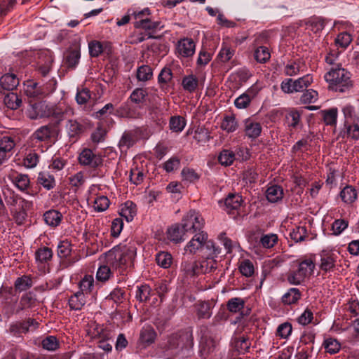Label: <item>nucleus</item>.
Masks as SVG:
<instances>
[{"instance_id":"obj_1","label":"nucleus","mask_w":359,"mask_h":359,"mask_svg":"<svg viewBox=\"0 0 359 359\" xmlns=\"http://www.w3.org/2000/svg\"><path fill=\"white\" fill-rule=\"evenodd\" d=\"M324 78L329 84L328 89L334 92H349L353 86L351 73L339 65L332 67Z\"/></svg>"},{"instance_id":"obj_2","label":"nucleus","mask_w":359,"mask_h":359,"mask_svg":"<svg viewBox=\"0 0 359 359\" xmlns=\"http://www.w3.org/2000/svg\"><path fill=\"white\" fill-rule=\"evenodd\" d=\"M135 255V246L119 245L107 252V263L114 268L124 269L133 262Z\"/></svg>"},{"instance_id":"obj_3","label":"nucleus","mask_w":359,"mask_h":359,"mask_svg":"<svg viewBox=\"0 0 359 359\" xmlns=\"http://www.w3.org/2000/svg\"><path fill=\"white\" fill-rule=\"evenodd\" d=\"M191 239L184 247V251L190 255H194L199 250H206L210 251V255H218L220 252L219 248H217L215 243L208 240V233L203 230L197 231L193 234Z\"/></svg>"},{"instance_id":"obj_4","label":"nucleus","mask_w":359,"mask_h":359,"mask_svg":"<svg viewBox=\"0 0 359 359\" xmlns=\"http://www.w3.org/2000/svg\"><path fill=\"white\" fill-rule=\"evenodd\" d=\"M193 346L192 334L188 331H180L170 335L165 344V356L173 358L180 350Z\"/></svg>"},{"instance_id":"obj_5","label":"nucleus","mask_w":359,"mask_h":359,"mask_svg":"<svg viewBox=\"0 0 359 359\" xmlns=\"http://www.w3.org/2000/svg\"><path fill=\"white\" fill-rule=\"evenodd\" d=\"M11 213L15 222L18 225L25 224L27 217V212L32 209L33 203L32 201L22 198L13 196L10 201Z\"/></svg>"},{"instance_id":"obj_6","label":"nucleus","mask_w":359,"mask_h":359,"mask_svg":"<svg viewBox=\"0 0 359 359\" xmlns=\"http://www.w3.org/2000/svg\"><path fill=\"white\" fill-rule=\"evenodd\" d=\"M315 266L311 259H306L300 262L297 270L288 274V282L293 285L300 284L306 277L313 273Z\"/></svg>"},{"instance_id":"obj_7","label":"nucleus","mask_w":359,"mask_h":359,"mask_svg":"<svg viewBox=\"0 0 359 359\" xmlns=\"http://www.w3.org/2000/svg\"><path fill=\"white\" fill-rule=\"evenodd\" d=\"M313 83L311 74L304 75L297 79H286L280 84L281 90L287 94L303 91Z\"/></svg>"},{"instance_id":"obj_8","label":"nucleus","mask_w":359,"mask_h":359,"mask_svg":"<svg viewBox=\"0 0 359 359\" xmlns=\"http://www.w3.org/2000/svg\"><path fill=\"white\" fill-rule=\"evenodd\" d=\"M182 224L189 237L197 231L203 230L205 221L201 215L195 210H190L182 219Z\"/></svg>"},{"instance_id":"obj_9","label":"nucleus","mask_w":359,"mask_h":359,"mask_svg":"<svg viewBox=\"0 0 359 359\" xmlns=\"http://www.w3.org/2000/svg\"><path fill=\"white\" fill-rule=\"evenodd\" d=\"M55 87H51L50 83L39 86L38 83L28 81L25 84V94L34 100H41L53 91Z\"/></svg>"},{"instance_id":"obj_10","label":"nucleus","mask_w":359,"mask_h":359,"mask_svg":"<svg viewBox=\"0 0 359 359\" xmlns=\"http://www.w3.org/2000/svg\"><path fill=\"white\" fill-rule=\"evenodd\" d=\"M319 269L323 273H330L335 269L339 252L336 250H323L320 252Z\"/></svg>"},{"instance_id":"obj_11","label":"nucleus","mask_w":359,"mask_h":359,"mask_svg":"<svg viewBox=\"0 0 359 359\" xmlns=\"http://www.w3.org/2000/svg\"><path fill=\"white\" fill-rule=\"evenodd\" d=\"M79 163L83 165H88L95 168L102 164V158L100 156L94 154L89 149H84L79 156Z\"/></svg>"},{"instance_id":"obj_12","label":"nucleus","mask_w":359,"mask_h":359,"mask_svg":"<svg viewBox=\"0 0 359 359\" xmlns=\"http://www.w3.org/2000/svg\"><path fill=\"white\" fill-rule=\"evenodd\" d=\"M167 237L170 241L178 243L189 238V236L181 223L175 224L169 227L167 230Z\"/></svg>"},{"instance_id":"obj_13","label":"nucleus","mask_w":359,"mask_h":359,"mask_svg":"<svg viewBox=\"0 0 359 359\" xmlns=\"http://www.w3.org/2000/svg\"><path fill=\"white\" fill-rule=\"evenodd\" d=\"M180 271L184 278H194L200 275L198 262L194 259H183Z\"/></svg>"},{"instance_id":"obj_14","label":"nucleus","mask_w":359,"mask_h":359,"mask_svg":"<svg viewBox=\"0 0 359 359\" xmlns=\"http://www.w3.org/2000/svg\"><path fill=\"white\" fill-rule=\"evenodd\" d=\"M214 305L209 301H198L194 305L195 313L198 320L210 319L212 315Z\"/></svg>"},{"instance_id":"obj_15","label":"nucleus","mask_w":359,"mask_h":359,"mask_svg":"<svg viewBox=\"0 0 359 359\" xmlns=\"http://www.w3.org/2000/svg\"><path fill=\"white\" fill-rule=\"evenodd\" d=\"M19 79L14 74H6L0 78V95H3L2 90L11 91L19 85Z\"/></svg>"},{"instance_id":"obj_16","label":"nucleus","mask_w":359,"mask_h":359,"mask_svg":"<svg viewBox=\"0 0 359 359\" xmlns=\"http://www.w3.org/2000/svg\"><path fill=\"white\" fill-rule=\"evenodd\" d=\"M262 126L259 122L249 118L244 121V132L251 139L257 138L262 133Z\"/></svg>"},{"instance_id":"obj_17","label":"nucleus","mask_w":359,"mask_h":359,"mask_svg":"<svg viewBox=\"0 0 359 359\" xmlns=\"http://www.w3.org/2000/svg\"><path fill=\"white\" fill-rule=\"evenodd\" d=\"M195 43L191 39L184 38L178 41L177 50L184 57L192 56L195 53Z\"/></svg>"},{"instance_id":"obj_18","label":"nucleus","mask_w":359,"mask_h":359,"mask_svg":"<svg viewBox=\"0 0 359 359\" xmlns=\"http://www.w3.org/2000/svg\"><path fill=\"white\" fill-rule=\"evenodd\" d=\"M207 252L208 255L205 259L198 260L200 274L210 273L217 268V262L215 257L217 255H210V251Z\"/></svg>"},{"instance_id":"obj_19","label":"nucleus","mask_w":359,"mask_h":359,"mask_svg":"<svg viewBox=\"0 0 359 359\" xmlns=\"http://www.w3.org/2000/svg\"><path fill=\"white\" fill-rule=\"evenodd\" d=\"M80 57V48L79 47L71 48L65 53V63L68 67L74 68L79 63Z\"/></svg>"},{"instance_id":"obj_20","label":"nucleus","mask_w":359,"mask_h":359,"mask_svg":"<svg viewBox=\"0 0 359 359\" xmlns=\"http://www.w3.org/2000/svg\"><path fill=\"white\" fill-rule=\"evenodd\" d=\"M88 334L93 339H111V332L105 329L103 325L93 323L90 325Z\"/></svg>"},{"instance_id":"obj_21","label":"nucleus","mask_w":359,"mask_h":359,"mask_svg":"<svg viewBox=\"0 0 359 359\" xmlns=\"http://www.w3.org/2000/svg\"><path fill=\"white\" fill-rule=\"evenodd\" d=\"M242 197L238 194H229L224 202V209L230 212L231 210H238L242 203Z\"/></svg>"},{"instance_id":"obj_22","label":"nucleus","mask_w":359,"mask_h":359,"mask_svg":"<svg viewBox=\"0 0 359 359\" xmlns=\"http://www.w3.org/2000/svg\"><path fill=\"white\" fill-rule=\"evenodd\" d=\"M55 130L50 126H43L37 129L32 135V137L40 142L48 140L53 136Z\"/></svg>"},{"instance_id":"obj_23","label":"nucleus","mask_w":359,"mask_h":359,"mask_svg":"<svg viewBox=\"0 0 359 359\" xmlns=\"http://www.w3.org/2000/svg\"><path fill=\"white\" fill-rule=\"evenodd\" d=\"M306 29L314 33L322 31L325 25V21L320 17H311L305 21Z\"/></svg>"},{"instance_id":"obj_24","label":"nucleus","mask_w":359,"mask_h":359,"mask_svg":"<svg viewBox=\"0 0 359 359\" xmlns=\"http://www.w3.org/2000/svg\"><path fill=\"white\" fill-rule=\"evenodd\" d=\"M266 197L271 203H276L283 197V189L278 185H272L266 191Z\"/></svg>"},{"instance_id":"obj_25","label":"nucleus","mask_w":359,"mask_h":359,"mask_svg":"<svg viewBox=\"0 0 359 359\" xmlns=\"http://www.w3.org/2000/svg\"><path fill=\"white\" fill-rule=\"evenodd\" d=\"M217 345V341L212 337H204L201 342V354L203 357L212 353Z\"/></svg>"},{"instance_id":"obj_26","label":"nucleus","mask_w":359,"mask_h":359,"mask_svg":"<svg viewBox=\"0 0 359 359\" xmlns=\"http://www.w3.org/2000/svg\"><path fill=\"white\" fill-rule=\"evenodd\" d=\"M172 79V73L170 68L164 67L160 72L158 81L161 89L166 93L168 90V84Z\"/></svg>"},{"instance_id":"obj_27","label":"nucleus","mask_w":359,"mask_h":359,"mask_svg":"<svg viewBox=\"0 0 359 359\" xmlns=\"http://www.w3.org/2000/svg\"><path fill=\"white\" fill-rule=\"evenodd\" d=\"M135 143V137L132 132L126 131L123 133L119 142L118 147L121 151H126Z\"/></svg>"},{"instance_id":"obj_28","label":"nucleus","mask_w":359,"mask_h":359,"mask_svg":"<svg viewBox=\"0 0 359 359\" xmlns=\"http://www.w3.org/2000/svg\"><path fill=\"white\" fill-rule=\"evenodd\" d=\"M136 213V205L132 201H127L121 208L120 215L122 217H124L127 222H130L133 219Z\"/></svg>"},{"instance_id":"obj_29","label":"nucleus","mask_w":359,"mask_h":359,"mask_svg":"<svg viewBox=\"0 0 359 359\" xmlns=\"http://www.w3.org/2000/svg\"><path fill=\"white\" fill-rule=\"evenodd\" d=\"M5 105L10 109H18L22 104V99L14 93H8L4 97Z\"/></svg>"},{"instance_id":"obj_30","label":"nucleus","mask_w":359,"mask_h":359,"mask_svg":"<svg viewBox=\"0 0 359 359\" xmlns=\"http://www.w3.org/2000/svg\"><path fill=\"white\" fill-rule=\"evenodd\" d=\"M357 196L356 189L351 185L346 186L340 192V197L346 203L351 204L353 203L356 200Z\"/></svg>"},{"instance_id":"obj_31","label":"nucleus","mask_w":359,"mask_h":359,"mask_svg":"<svg viewBox=\"0 0 359 359\" xmlns=\"http://www.w3.org/2000/svg\"><path fill=\"white\" fill-rule=\"evenodd\" d=\"M45 222L51 226H57L60 224L62 219L61 213L55 210H50L43 214Z\"/></svg>"},{"instance_id":"obj_32","label":"nucleus","mask_w":359,"mask_h":359,"mask_svg":"<svg viewBox=\"0 0 359 359\" xmlns=\"http://www.w3.org/2000/svg\"><path fill=\"white\" fill-rule=\"evenodd\" d=\"M221 128L227 133H233L238 127V122L233 115L225 116L221 123Z\"/></svg>"},{"instance_id":"obj_33","label":"nucleus","mask_w":359,"mask_h":359,"mask_svg":"<svg viewBox=\"0 0 359 359\" xmlns=\"http://www.w3.org/2000/svg\"><path fill=\"white\" fill-rule=\"evenodd\" d=\"M182 86L184 90L193 93L196 90L198 86V80L194 74H190L183 77L182 81Z\"/></svg>"},{"instance_id":"obj_34","label":"nucleus","mask_w":359,"mask_h":359,"mask_svg":"<svg viewBox=\"0 0 359 359\" xmlns=\"http://www.w3.org/2000/svg\"><path fill=\"white\" fill-rule=\"evenodd\" d=\"M32 107L36 114L34 118L46 117L49 116L52 114V110L48 107V105L44 102H35L34 104H32Z\"/></svg>"},{"instance_id":"obj_35","label":"nucleus","mask_w":359,"mask_h":359,"mask_svg":"<svg viewBox=\"0 0 359 359\" xmlns=\"http://www.w3.org/2000/svg\"><path fill=\"white\" fill-rule=\"evenodd\" d=\"M37 180L38 183L42 185L47 190H50L55 186L54 177L46 172H40Z\"/></svg>"},{"instance_id":"obj_36","label":"nucleus","mask_w":359,"mask_h":359,"mask_svg":"<svg viewBox=\"0 0 359 359\" xmlns=\"http://www.w3.org/2000/svg\"><path fill=\"white\" fill-rule=\"evenodd\" d=\"M235 159V154L230 149H223L218 156L219 163L224 166L231 165Z\"/></svg>"},{"instance_id":"obj_37","label":"nucleus","mask_w":359,"mask_h":359,"mask_svg":"<svg viewBox=\"0 0 359 359\" xmlns=\"http://www.w3.org/2000/svg\"><path fill=\"white\" fill-rule=\"evenodd\" d=\"M83 126L78 121L69 119L68 120L66 129L70 137H76L83 131Z\"/></svg>"},{"instance_id":"obj_38","label":"nucleus","mask_w":359,"mask_h":359,"mask_svg":"<svg viewBox=\"0 0 359 359\" xmlns=\"http://www.w3.org/2000/svg\"><path fill=\"white\" fill-rule=\"evenodd\" d=\"M85 297L83 292H78L71 296L69 299V305L71 309L80 310L85 304Z\"/></svg>"},{"instance_id":"obj_39","label":"nucleus","mask_w":359,"mask_h":359,"mask_svg":"<svg viewBox=\"0 0 359 359\" xmlns=\"http://www.w3.org/2000/svg\"><path fill=\"white\" fill-rule=\"evenodd\" d=\"M36 303L35 295L32 292H27L22 295L20 301V306L17 309V313L27 309L34 306Z\"/></svg>"},{"instance_id":"obj_40","label":"nucleus","mask_w":359,"mask_h":359,"mask_svg":"<svg viewBox=\"0 0 359 359\" xmlns=\"http://www.w3.org/2000/svg\"><path fill=\"white\" fill-rule=\"evenodd\" d=\"M301 297V292L297 288H291L283 297L282 301L285 304H295Z\"/></svg>"},{"instance_id":"obj_41","label":"nucleus","mask_w":359,"mask_h":359,"mask_svg":"<svg viewBox=\"0 0 359 359\" xmlns=\"http://www.w3.org/2000/svg\"><path fill=\"white\" fill-rule=\"evenodd\" d=\"M148 96V92L147 89L137 88H135L130 96V100L136 104H140L145 102L146 97Z\"/></svg>"},{"instance_id":"obj_42","label":"nucleus","mask_w":359,"mask_h":359,"mask_svg":"<svg viewBox=\"0 0 359 359\" xmlns=\"http://www.w3.org/2000/svg\"><path fill=\"white\" fill-rule=\"evenodd\" d=\"M36 260L39 263H46L53 257L52 250L48 247H43L38 249L35 253Z\"/></svg>"},{"instance_id":"obj_43","label":"nucleus","mask_w":359,"mask_h":359,"mask_svg":"<svg viewBox=\"0 0 359 359\" xmlns=\"http://www.w3.org/2000/svg\"><path fill=\"white\" fill-rule=\"evenodd\" d=\"M159 22H153L149 18L141 19L138 22H134V27L137 29H143L145 30H155L159 26Z\"/></svg>"},{"instance_id":"obj_44","label":"nucleus","mask_w":359,"mask_h":359,"mask_svg":"<svg viewBox=\"0 0 359 359\" xmlns=\"http://www.w3.org/2000/svg\"><path fill=\"white\" fill-rule=\"evenodd\" d=\"M245 302L240 297L230 299L226 303L227 309L231 313H237L244 308Z\"/></svg>"},{"instance_id":"obj_45","label":"nucleus","mask_w":359,"mask_h":359,"mask_svg":"<svg viewBox=\"0 0 359 359\" xmlns=\"http://www.w3.org/2000/svg\"><path fill=\"white\" fill-rule=\"evenodd\" d=\"M186 126L185 119L180 116H172L170 120V129L176 133H180L183 130Z\"/></svg>"},{"instance_id":"obj_46","label":"nucleus","mask_w":359,"mask_h":359,"mask_svg":"<svg viewBox=\"0 0 359 359\" xmlns=\"http://www.w3.org/2000/svg\"><path fill=\"white\" fill-rule=\"evenodd\" d=\"M172 255L167 252H160L156 256V261L158 266L167 269L172 264Z\"/></svg>"},{"instance_id":"obj_47","label":"nucleus","mask_w":359,"mask_h":359,"mask_svg":"<svg viewBox=\"0 0 359 359\" xmlns=\"http://www.w3.org/2000/svg\"><path fill=\"white\" fill-rule=\"evenodd\" d=\"M151 288L148 285H142L137 287L136 299L141 302H147L151 294Z\"/></svg>"},{"instance_id":"obj_48","label":"nucleus","mask_w":359,"mask_h":359,"mask_svg":"<svg viewBox=\"0 0 359 359\" xmlns=\"http://www.w3.org/2000/svg\"><path fill=\"white\" fill-rule=\"evenodd\" d=\"M255 58L259 63L266 62L271 57V54L267 47L259 46L255 50Z\"/></svg>"},{"instance_id":"obj_49","label":"nucleus","mask_w":359,"mask_h":359,"mask_svg":"<svg viewBox=\"0 0 359 359\" xmlns=\"http://www.w3.org/2000/svg\"><path fill=\"white\" fill-rule=\"evenodd\" d=\"M352 40V36L349 33L344 32L337 35L334 41L337 46L346 48L348 46Z\"/></svg>"},{"instance_id":"obj_50","label":"nucleus","mask_w":359,"mask_h":359,"mask_svg":"<svg viewBox=\"0 0 359 359\" xmlns=\"http://www.w3.org/2000/svg\"><path fill=\"white\" fill-rule=\"evenodd\" d=\"M112 272L107 265L100 266L96 273V278L98 281L104 283L107 281L111 276Z\"/></svg>"},{"instance_id":"obj_51","label":"nucleus","mask_w":359,"mask_h":359,"mask_svg":"<svg viewBox=\"0 0 359 359\" xmlns=\"http://www.w3.org/2000/svg\"><path fill=\"white\" fill-rule=\"evenodd\" d=\"M152 69L148 65H142L137 69V79L141 81H147L152 77Z\"/></svg>"},{"instance_id":"obj_52","label":"nucleus","mask_w":359,"mask_h":359,"mask_svg":"<svg viewBox=\"0 0 359 359\" xmlns=\"http://www.w3.org/2000/svg\"><path fill=\"white\" fill-rule=\"evenodd\" d=\"M72 252L71 243L65 240L60 242L57 246V255L61 259H65L69 257Z\"/></svg>"},{"instance_id":"obj_53","label":"nucleus","mask_w":359,"mask_h":359,"mask_svg":"<svg viewBox=\"0 0 359 359\" xmlns=\"http://www.w3.org/2000/svg\"><path fill=\"white\" fill-rule=\"evenodd\" d=\"M323 121L326 125L333 126L337 123V109L336 108L330 109L322 111Z\"/></svg>"},{"instance_id":"obj_54","label":"nucleus","mask_w":359,"mask_h":359,"mask_svg":"<svg viewBox=\"0 0 359 359\" xmlns=\"http://www.w3.org/2000/svg\"><path fill=\"white\" fill-rule=\"evenodd\" d=\"M234 346L240 353H245L249 350L251 343L248 337H241L235 340Z\"/></svg>"},{"instance_id":"obj_55","label":"nucleus","mask_w":359,"mask_h":359,"mask_svg":"<svg viewBox=\"0 0 359 359\" xmlns=\"http://www.w3.org/2000/svg\"><path fill=\"white\" fill-rule=\"evenodd\" d=\"M300 72V63L297 61L288 62L284 68V74L288 76H297Z\"/></svg>"},{"instance_id":"obj_56","label":"nucleus","mask_w":359,"mask_h":359,"mask_svg":"<svg viewBox=\"0 0 359 359\" xmlns=\"http://www.w3.org/2000/svg\"><path fill=\"white\" fill-rule=\"evenodd\" d=\"M323 346L326 351L331 354L337 353L341 348V345L338 341L332 338L325 339Z\"/></svg>"},{"instance_id":"obj_57","label":"nucleus","mask_w":359,"mask_h":359,"mask_svg":"<svg viewBox=\"0 0 359 359\" xmlns=\"http://www.w3.org/2000/svg\"><path fill=\"white\" fill-rule=\"evenodd\" d=\"M88 49L90 55L97 57L104 51V46L100 41L94 40L88 43Z\"/></svg>"},{"instance_id":"obj_58","label":"nucleus","mask_w":359,"mask_h":359,"mask_svg":"<svg viewBox=\"0 0 359 359\" xmlns=\"http://www.w3.org/2000/svg\"><path fill=\"white\" fill-rule=\"evenodd\" d=\"M278 241V236L276 234H266L263 235L259 240V243L263 248H271Z\"/></svg>"},{"instance_id":"obj_59","label":"nucleus","mask_w":359,"mask_h":359,"mask_svg":"<svg viewBox=\"0 0 359 359\" xmlns=\"http://www.w3.org/2000/svg\"><path fill=\"white\" fill-rule=\"evenodd\" d=\"M318 93L313 89L306 90L301 96L302 104L314 103L318 100Z\"/></svg>"},{"instance_id":"obj_60","label":"nucleus","mask_w":359,"mask_h":359,"mask_svg":"<svg viewBox=\"0 0 359 359\" xmlns=\"http://www.w3.org/2000/svg\"><path fill=\"white\" fill-rule=\"evenodd\" d=\"M32 284L31 278L28 276H23L20 278H18L15 283V287L20 292L25 291L29 289Z\"/></svg>"},{"instance_id":"obj_61","label":"nucleus","mask_w":359,"mask_h":359,"mask_svg":"<svg viewBox=\"0 0 359 359\" xmlns=\"http://www.w3.org/2000/svg\"><path fill=\"white\" fill-rule=\"evenodd\" d=\"M239 270L242 275L246 277H250L254 273V266L251 261L245 259L241 262Z\"/></svg>"},{"instance_id":"obj_62","label":"nucleus","mask_w":359,"mask_h":359,"mask_svg":"<svg viewBox=\"0 0 359 359\" xmlns=\"http://www.w3.org/2000/svg\"><path fill=\"white\" fill-rule=\"evenodd\" d=\"M14 140L9 136H4L0 140V149L6 154L11 151L15 147Z\"/></svg>"},{"instance_id":"obj_63","label":"nucleus","mask_w":359,"mask_h":359,"mask_svg":"<svg viewBox=\"0 0 359 359\" xmlns=\"http://www.w3.org/2000/svg\"><path fill=\"white\" fill-rule=\"evenodd\" d=\"M94 279L92 276L86 275L80 282L79 286L81 290V292H90L93 287Z\"/></svg>"},{"instance_id":"obj_64","label":"nucleus","mask_w":359,"mask_h":359,"mask_svg":"<svg viewBox=\"0 0 359 359\" xmlns=\"http://www.w3.org/2000/svg\"><path fill=\"white\" fill-rule=\"evenodd\" d=\"M41 346L44 349L48 351H55L58 348L59 343L55 337L48 336L43 339Z\"/></svg>"}]
</instances>
